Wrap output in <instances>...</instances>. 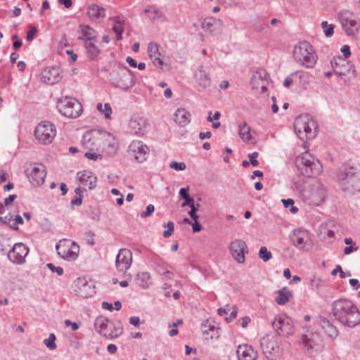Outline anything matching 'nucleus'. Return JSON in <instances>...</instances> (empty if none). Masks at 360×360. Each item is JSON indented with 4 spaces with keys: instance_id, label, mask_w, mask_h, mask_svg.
Here are the masks:
<instances>
[{
    "instance_id": "f704fd0d",
    "label": "nucleus",
    "mask_w": 360,
    "mask_h": 360,
    "mask_svg": "<svg viewBox=\"0 0 360 360\" xmlns=\"http://www.w3.org/2000/svg\"><path fill=\"white\" fill-rule=\"evenodd\" d=\"M82 35L79 37V39L84 40L86 43L87 41H96L95 36V30L86 25H80Z\"/></svg>"
},
{
    "instance_id": "4be33fe9",
    "label": "nucleus",
    "mask_w": 360,
    "mask_h": 360,
    "mask_svg": "<svg viewBox=\"0 0 360 360\" xmlns=\"http://www.w3.org/2000/svg\"><path fill=\"white\" fill-rule=\"evenodd\" d=\"M301 343L308 351L317 350L321 347L322 340L319 333L311 332L301 336Z\"/></svg>"
},
{
    "instance_id": "69168bd1",
    "label": "nucleus",
    "mask_w": 360,
    "mask_h": 360,
    "mask_svg": "<svg viewBox=\"0 0 360 360\" xmlns=\"http://www.w3.org/2000/svg\"><path fill=\"white\" fill-rule=\"evenodd\" d=\"M341 52L345 58H349L351 55L350 47L348 45H344L341 48Z\"/></svg>"
},
{
    "instance_id": "58836bf2",
    "label": "nucleus",
    "mask_w": 360,
    "mask_h": 360,
    "mask_svg": "<svg viewBox=\"0 0 360 360\" xmlns=\"http://www.w3.org/2000/svg\"><path fill=\"white\" fill-rule=\"evenodd\" d=\"M292 76H294L295 79H297V83L302 88H307L310 79V76L307 72L304 71H297L292 73Z\"/></svg>"
},
{
    "instance_id": "2f4dec72",
    "label": "nucleus",
    "mask_w": 360,
    "mask_h": 360,
    "mask_svg": "<svg viewBox=\"0 0 360 360\" xmlns=\"http://www.w3.org/2000/svg\"><path fill=\"white\" fill-rule=\"evenodd\" d=\"M135 283L142 289H147L152 285L151 275L148 271L139 272L134 278Z\"/></svg>"
},
{
    "instance_id": "0e129e2a",
    "label": "nucleus",
    "mask_w": 360,
    "mask_h": 360,
    "mask_svg": "<svg viewBox=\"0 0 360 360\" xmlns=\"http://www.w3.org/2000/svg\"><path fill=\"white\" fill-rule=\"evenodd\" d=\"M162 16V13L158 9H153L152 13L150 15V18L153 20L159 19Z\"/></svg>"
},
{
    "instance_id": "6e6d98bb",
    "label": "nucleus",
    "mask_w": 360,
    "mask_h": 360,
    "mask_svg": "<svg viewBox=\"0 0 360 360\" xmlns=\"http://www.w3.org/2000/svg\"><path fill=\"white\" fill-rule=\"evenodd\" d=\"M13 215L11 214L10 213L5 215V216H0V221H1L3 223L8 225L11 227V224L13 221Z\"/></svg>"
},
{
    "instance_id": "20e7f679",
    "label": "nucleus",
    "mask_w": 360,
    "mask_h": 360,
    "mask_svg": "<svg viewBox=\"0 0 360 360\" xmlns=\"http://www.w3.org/2000/svg\"><path fill=\"white\" fill-rule=\"evenodd\" d=\"M293 56L297 62L307 68H313L316 63V56L313 46L306 41L295 46Z\"/></svg>"
},
{
    "instance_id": "423d86ee",
    "label": "nucleus",
    "mask_w": 360,
    "mask_h": 360,
    "mask_svg": "<svg viewBox=\"0 0 360 360\" xmlns=\"http://www.w3.org/2000/svg\"><path fill=\"white\" fill-rule=\"evenodd\" d=\"M294 127L295 132L301 140L311 139L316 136V124L307 115L296 118Z\"/></svg>"
},
{
    "instance_id": "b1692460",
    "label": "nucleus",
    "mask_w": 360,
    "mask_h": 360,
    "mask_svg": "<svg viewBox=\"0 0 360 360\" xmlns=\"http://www.w3.org/2000/svg\"><path fill=\"white\" fill-rule=\"evenodd\" d=\"M326 189L320 184L314 186L307 192V198L309 204L319 205L325 198Z\"/></svg>"
},
{
    "instance_id": "a19ab883",
    "label": "nucleus",
    "mask_w": 360,
    "mask_h": 360,
    "mask_svg": "<svg viewBox=\"0 0 360 360\" xmlns=\"http://www.w3.org/2000/svg\"><path fill=\"white\" fill-rule=\"evenodd\" d=\"M278 294L276 301L280 305L285 304L292 296L291 292L287 288H283L278 290Z\"/></svg>"
},
{
    "instance_id": "e433bc0d",
    "label": "nucleus",
    "mask_w": 360,
    "mask_h": 360,
    "mask_svg": "<svg viewBox=\"0 0 360 360\" xmlns=\"http://www.w3.org/2000/svg\"><path fill=\"white\" fill-rule=\"evenodd\" d=\"M250 127L248 126L247 123L244 122L242 124L239 125V136L243 141L248 143H253L254 139L250 134Z\"/></svg>"
},
{
    "instance_id": "f3484780",
    "label": "nucleus",
    "mask_w": 360,
    "mask_h": 360,
    "mask_svg": "<svg viewBox=\"0 0 360 360\" xmlns=\"http://www.w3.org/2000/svg\"><path fill=\"white\" fill-rule=\"evenodd\" d=\"M29 252V248L22 243H15L8 253V259L15 264H22L25 262V257Z\"/></svg>"
},
{
    "instance_id": "5701e85b",
    "label": "nucleus",
    "mask_w": 360,
    "mask_h": 360,
    "mask_svg": "<svg viewBox=\"0 0 360 360\" xmlns=\"http://www.w3.org/2000/svg\"><path fill=\"white\" fill-rule=\"evenodd\" d=\"M77 179L84 190H92L96 186L97 177L91 171L84 170L77 172Z\"/></svg>"
},
{
    "instance_id": "338daca9",
    "label": "nucleus",
    "mask_w": 360,
    "mask_h": 360,
    "mask_svg": "<svg viewBox=\"0 0 360 360\" xmlns=\"http://www.w3.org/2000/svg\"><path fill=\"white\" fill-rule=\"evenodd\" d=\"M189 187L187 186L186 188H181L179 191V195L182 199H185L188 197H189L188 191H189Z\"/></svg>"
},
{
    "instance_id": "aec40b11",
    "label": "nucleus",
    "mask_w": 360,
    "mask_h": 360,
    "mask_svg": "<svg viewBox=\"0 0 360 360\" xmlns=\"http://www.w3.org/2000/svg\"><path fill=\"white\" fill-rule=\"evenodd\" d=\"M132 262V253L130 250L122 248L116 256L115 265L119 271L124 272L129 269Z\"/></svg>"
},
{
    "instance_id": "13d9d810",
    "label": "nucleus",
    "mask_w": 360,
    "mask_h": 360,
    "mask_svg": "<svg viewBox=\"0 0 360 360\" xmlns=\"http://www.w3.org/2000/svg\"><path fill=\"white\" fill-rule=\"evenodd\" d=\"M154 210H155L154 206L153 205H148L146 207V210L142 212L140 215L142 218H146V217L151 215L152 213L154 212Z\"/></svg>"
},
{
    "instance_id": "7c9ffc66",
    "label": "nucleus",
    "mask_w": 360,
    "mask_h": 360,
    "mask_svg": "<svg viewBox=\"0 0 360 360\" xmlns=\"http://www.w3.org/2000/svg\"><path fill=\"white\" fill-rule=\"evenodd\" d=\"M148 53L154 65L163 70V62L160 59L161 54L159 51V46L155 43H150L148 46Z\"/></svg>"
},
{
    "instance_id": "8fccbe9b",
    "label": "nucleus",
    "mask_w": 360,
    "mask_h": 360,
    "mask_svg": "<svg viewBox=\"0 0 360 360\" xmlns=\"http://www.w3.org/2000/svg\"><path fill=\"white\" fill-rule=\"evenodd\" d=\"M101 151H90L88 150L85 152L84 156L89 159L93 160H97L98 158L101 157Z\"/></svg>"
},
{
    "instance_id": "9d476101",
    "label": "nucleus",
    "mask_w": 360,
    "mask_h": 360,
    "mask_svg": "<svg viewBox=\"0 0 360 360\" xmlns=\"http://www.w3.org/2000/svg\"><path fill=\"white\" fill-rule=\"evenodd\" d=\"M94 326L101 335L110 339L118 338L123 333V328L120 324L115 326L112 323H109L108 320L103 317L97 318L95 320Z\"/></svg>"
},
{
    "instance_id": "1a4fd4ad",
    "label": "nucleus",
    "mask_w": 360,
    "mask_h": 360,
    "mask_svg": "<svg viewBox=\"0 0 360 360\" xmlns=\"http://www.w3.org/2000/svg\"><path fill=\"white\" fill-rule=\"evenodd\" d=\"M289 238L292 244L300 250L309 252L313 247L311 235L306 229H295L290 233Z\"/></svg>"
},
{
    "instance_id": "72a5a7b5",
    "label": "nucleus",
    "mask_w": 360,
    "mask_h": 360,
    "mask_svg": "<svg viewBox=\"0 0 360 360\" xmlns=\"http://www.w3.org/2000/svg\"><path fill=\"white\" fill-rule=\"evenodd\" d=\"M87 15L91 20H96L105 16V10L97 4H91L88 8Z\"/></svg>"
},
{
    "instance_id": "c756f323",
    "label": "nucleus",
    "mask_w": 360,
    "mask_h": 360,
    "mask_svg": "<svg viewBox=\"0 0 360 360\" xmlns=\"http://www.w3.org/2000/svg\"><path fill=\"white\" fill-rule=\"evenodd\" d=\"M330 65L334 72L338 76L341 77L347 74V71L344 70V68L349 66V64L346 61L345 58H343L342 56H338L333 57L330 60Z\"/></svg>"
},
{
    "instance_id": "dca6fc26",
    "label": "nucleus",
    "mask_w": 360,
    "mask_h": 360,
    "mask_svg": "<svg viewBox=\"0 0 360 360\" xmlns=\"http://www.w3.org/2000/svg\"><path fill=\"white\" fill-rule=\"evenodd\" d=\"M149 148L141 141H133L129 146L128 152L139 162H143L149 155Z\"/></svg>"
},
{
    "instance_id": "f8f14e48",
    "label": "nucleus",
    "mask_w": 360,
    "mask_h": 360,
    "mask_svg": "<svg viewBox=\"0 0 360 360\" xmlns=\"http://www.w3.org/2000/svg\"><path fill=\"white\" fill-rule=\"evenodd\" d=\"M338 18L347 35L354 36L359 32L360 25L351 11L348 10L340 11L338 13Z\"/></svg>"
},
{
    "instance_id": "6e6552de",
    "label": "nucleus",
    "mask_w": 360,
    "mask_h": 360,
    "mask_svg": "<svg viewBox=\"0 0 360 360\" xmlns=\"http://www.w3.org/2000/svg\"><path fill=\"white\" fill-rule=\"evenodd\" d=\"M57 107L63 115L69 118L78 117L83 110L82 104L71 97H65L59 100Z\"/></svg>"
},
{
    "instance_id": "5fc2aeb1",
    "label": "nucleus",
    "mask_w": 360,
    "mask_h": 360,
    "mask_svg": "<svg viewBox=\"0 0 360 360\" xmlns=\"http://www.w3.org/2000/svg\"><path fill=\"white\" fill-rule=\"evenodd\" d=\"M199 207V203L195 204L194 205L191 207V210L189 211L188 214L190 215L192 219H198V215L196 214V212L198 210Z\"/></svg>"
},
{
    "instance_id": "a878e982",
    "label": "nucleus",
    "mask_w": 360,
    "mask_h": 360,
    "mask_svg": "<svg viewBox=\"0 0 360 360\" xmlns=\"http://www.w3.org/2000/svg\"><path fill=\"white\" fill-rule=\"evenodd\" d=\"M195 80L198 85L203 89L209 87L211 84V77L208 68L200 65L195 72Z\"/></svg>"
},
{
    "instance_id": "2eb2a0df",
    "label": "nucleus",
    "mask_w": 360,
    "mask_h": 360,
    "mask_svg": "<svg viewBox=\"0 0 360 360\" xmlns=\"http://www.w3.org/2000/svg\"><path fill=\"white\" fill-rule=\"evenodd\" d=\"M271 324L278 335L288 336L293 333L292 322L288 316L283 315L277 316Z\"/></svg>"
},
{
    "instance_id": "c9c22d12",
    "label": "nucleus",
    "mask_w": 360,
    "mask_h": 360,
    "mask_svg": "<svg viewBox=\"0 0 360 360\" xmlns=\"http://www.w3.org/2000/svg\"><path fill=\"white\" fill-rule=\"evenodd\" d=\"M321 325L329 338L331 339H335L338 336V330H337L336 327L334 326L332 323H330V321L326 319H323L321 321Z\"/></svg>"
},
{
    "instance_id": "412c9836",
    "label": "nucleus",
    "mask_w": 360,
    "mask_h": 360,
    "mask_svg": "<svg viewBox=\"0 0 360 360\" xmlns=\"http://www.w3.org/2000/svg\"><path fill=\"white\" fill-rule=\"evenodd\" d=\"M75 291L78 296L87 298L95 293V288L91 281L79 278L76 281Z\"/></svg>"
},
{
    "instance_id": "49530a36",
    "label": "nucleus",
    "mask_w": 360,
    "mask_h": 360,
    "mask_svg": "<svg viewBox=\"0 0 360 360\" xmlns=\"http://www.w3.org/2000/svg\"><path fill=\"white\" fill-rule=\"evenodd\" d=\"M259 257L264 262L269 261L272 257V254L266 247H261L259 250Z\"/></svg>"
},
{
    "instance_id": "de8ad7c7",
    "label": "nucleus",
    "mask_w": 360,
    "mask_h": 360,
    "mask_svg": "<svg viewBox=\"0 0 360 360\" xmlns=\"http://www.w3.org/2000/svg\"><path fill=\"white\" fill-rule=\"evenodd\" d=\"M214 19L212 18H205L202 22L201 27L205 31H211V28L214 25Z\"/></svg>"
},
{
    "instance_id": "e2e57ef3",
    "label": "nucleus",
    "mask_w": 360,
    "mask_h": 360,
    "mask_svg": "<svg viewBox=\"0 0 360 360\" xmlns=\"http://www.w3.org/2000/svg\"><path fill=\"white\" fill-rule=\"evenodd\" d=\"M359 250V247L356 245V244H354L352 245L347 246L344 249V254L346 255H348L351 254L352 252L357 251Z\"/></svg>"
},
{
    "instance_id": "3c124183",
    "label": "nucleus",
    "mask_w": 360,
    "mask_h": 360,
    "mask_svg": "<svg viewBox=\"0 0 360 360\" xmlns=\"http://www.w3.org/2000/svg\"><path fill=\"white\" fill-rule=\"evenodd\" d=\"M169 167L172 169H175L176 171H182V170H184L186 169V165L183 162H176V161H172L170 163Z\"/></svg>"
},
{
    "instance_id": "f03ea898",
    "label": "nucleus",
    "mask_w": 360,
    "mask_h": 360,
    "mask_svg": "<svg viewBox=\"0 0 360 360\" xmlns=\"http://www.w3.org/2000/svg\"><path fill=\"white\" fill-rule=\"evenodd\" d=\"M295 165L306 177H315L322 172L321 162L308 152L302 153L296 158Z\"/></svg>"
},
{
    "instance_id": "a211bd4d",
    "label": "nucleus",
    "mask_w": 360,
    "mask_h": 360,
    "mask_svg": "<svg viewBox=\"0 0 360 360\" xmlns=\"http://www.w3.org/2000/svg\"><path fill=\"white\" fill-rule=\"evenodd\" d=\"M229 251L239 264H243L245 261V255L248 252L245 242L241 239H236L230 243Z\"/></svg>"
},
{
    "instance_id": "a18cd8bd",
    "label": "nucleus",
    "mask_w": 360,
    "mask_h": 360,
    "mask_svg": "<svg viewBox=\"0 0 360 360\" xmlns=\"http://www.w3.org/2000/svg\"><path fill=\"white\" fill-rule=\"evenodd\" d=\"M321 27L327 37H330L333 34L335 26L333 24H328L327 21L321 22Z\"/></svg>"
},
{
    "instance_id": "bf43d9fd",
    "label": "nucleus",
    "mask_w": 360,
    "mask_h": 360,
    "mask_svg": "<svg viewBox=\"0 0 360 360\" xmlns=\"http://www.w3.org/2000/svg\"><path fill=\"white\" fill-rule=\"evenodd\" d=\"M37 32V29L34 26H31L30 30L27 33L26 39L28 41H31L33 40L36 33Z\"/></svg>"
},
{
    "instance_id": "603ef678",
    "label": "nucleus",
    "mask_w": 360,
    "mask_h": 360,
    "mask_svg": "<svg viewBox=\"0 0 360 360\" xmlns=\"http://www.w3.org/2000/svg\"><path fill=\"white\" fill-rule=\"evenodd\" d=\"M18 224H23V219L20 215L17 214L15 216V217H13V221L12 224H11V228L13 230H18Z\"/></svg>"
},
{
    "instance_id": "c03bdc74",
    "label": "nucleus",
    "mask_w": 360,
    "mask_h": 360,
    "mask_svg": "<svg viewBox=\"0 0 360 360\" xmlns=\"http://www.w3.org/2000/svg\"><path fill=\"white\" fill-rule=\"evenodd\" d=\"M56 335L54 333H50L48 338L44 340V344L51 350L56 349L57 345L55 343Z\"/></svg>"
},
{
    "instance_id": "37998d69",
    "label": "nucleus",
    "mask_w": 360,
    "mask_h": 360,
    "mask_svg": "<svg viewBox=\"0 0 360 360\" xmlns=\"http://www.w3.org/2000/svg\"><path fill=\"white\" fill-rule=\"evenodd\" d=\"M96 108L99 112L104 114L105 117L106 119L110 118L112 114V108L109 103H105V105H103L102 103H98L97 104Z\"/></svg>"
},
{
    "instance_id": "473e14b6",
    "label": "nucleus",
    "mask_w": 360,
    "mask_h": 360,
    "mask_svg": "<svg viewBox=\"0 0 360 360\" xmlns=\"http://www.w3.org/2000/svg\"><path fill=\"white\" fill-rule=\"evenodd\" d=\"M174 117L175 122L181 127L186 126L191 121V114L184 108H178Z\"/></svg>"
},
{
    "instance_id": "4c0bfd02",
    "label": "nucleus",
    "mask_w": 360,
    "mask_h": 360,
    "mask_svg": "<svg viewBox=\"0 0 360 360\" xmlns=\"http://www.w3.org/2000/svg\"><path fill=\"white\" fill-rule=\"evenodd\" d=\"M266 73L264 70L257 71L255 72L250 80L252 89H257L262 83H264L266 79Z\"/></svg>"
},
{
    "instance_id": "ea45409f",
    "label": "nucleus",
    "mask_w": 360,
    "mask_h": 360,
    "mask_svg": "<svg viewBox=\"0 0 360 360\" xmlns=\"http://www.w3.org/2000/svg\"><path fill=\"white\" fill-rule=\"evenodd\" d=\"M94 42V41H87L85 43V48L91 60H96L100 53V50Z\"/></svg>"
},
{
    "instance_id": "f257e3e1",
    "label": "nucleus",
    "mask_w": 360,
    "mask_h": 360,
    "mask_svg": "<svg viewBox=\"0 0 360 360\" xmlns=\"http://www.w3.org/2000/svg\"><path fill=\"white\" fill-rule=\"evenodd\" d=\"M332 314L334 319L345 326L354 328L360 323V312L350 300L340 299L333 302Z\"/></svg>"
},
{
    "instance_id": "864d4df0",
    "label": "nucleus",
    "mask_w": 360,
    "mask_h": 360,
    "mask_svg": "<svg viewBox=\"0 0 360 360\" xmlns=\"http://www.w3.org/2000/svg\"><path fill=\"white\" fill-rule=\"evenodd\" d=\"M258 155H259L258 152H253L248 155V158L250 159L249 161H250V164L254 167H257L259 165V162L257 160Z\"/></svg>"
},
{
    "instance_id": "4d7b16f0",
    "label": "nucleus",
    "mask_w": 360,
    "mask_h": 360,
    "mask_svg": "<svg viewBox=\"0 0 360 360\" xmlns=\"http://www.w3.org/2000/svg\"><path fill=\"white\" fill-rule=\"evenodd\" d=\"M46 266L53 272H56L58 276L63 274V269L60 266H55L52 263H48Z\"/></svg>"
},
{
    "instance_id": "39448f33",
    "label": "nucleus",
    "mask_w": 360,
    "mask_h": 360,
    "mask_svg": "<svg viewBox=\"0 0 360 360\" xmlns=\"http://www.w3.org/2000/svg\"><path fill=\"white\" fill-rule=\"evenodd\" d=\"M337 179L343 191L352 194L360 191L359 179L353 167H345L340 169L338 173Z\"/></svg>"
},
{
    "instance_id": "774afa93",
    "label": "nucleus",
    "mask_w": 360,
    "mask_h": 360,
    "mask_svg": "<svg viewBox=\"0 0 360 360\" xmlns=\"http://www.w3.org/2000/svg\"><path fill=\"white\" fill-rule=\"evenodd\" d=\"M185 201L182 204V207L189 206L190 207L195 205L194 199L191 197H188L184 199Z\"/></svg>"
},
{
    "instance_id": "393cba45",
    "label": "nucleus",
    "mask_w": 360,
    "mask_h": 360,
    "mask_svg": "<svg viewBox=\"0 0 360 360\" xmlns=\"http://www.w3.org/2000/svg\"><path fill=\"white\" fill-rule=\"evenodd\" d=\"M29 180L31 184L39 186L44 182L46 177V172L44 166L42 165H34L27 174Z\"/></svg>"
},
{
    "instance_id": "6ab92c4d",
    "label": "nucleus",
    "mask_w": 360,
    "mask_h": 360,
    "mask_svg": "<svg viewBox=\"0 0 360 360\" xmlns=\"http://www.w3.org/2000/svg\"><path fill=\"white\" fill-rule=\"evenodd\" d=\"M101 140L100 151L101 153H105L108 156L115 154L117 150V144L115 137L110 133L106 131H101Z\"/></svg>"
},
{
    "instance_id": "79ce46f5",
    "label": "nucleus",
    "mask_w": 360,
    "mask_h": 360,
    "mask_svg": "<svg viewBox=\"0 0 360 360\" xmlns=\"http://www.w3.org/2000/svg\"><path fill=\"white\" fill-rule=\"evenodd\" d=\"M114 20V25L112 27V30L115 34H120V32H123L124 31V25L125 24V21L121 18L120 17H115L113 18Z\"/></svg>"
},
{
    "instance_id": "bb28decb",
    "label": "nucleus",
    "mask_w": 360,
    "mask_h": 360,
    "mask_svg": "<svg viewBox=\"0 0 360 360\" xmlns=\"http://www.w3.org/2000/svg\"><path fill=\"white\" fill-rule=\"evenodd\" d=\"M131 131L137 136L144 135L148 129L149 124L143 117H134L129 123Z\"/></svg>"
},
{
    "instance_id": "cd10ccee",
    "label": "nucleus",
    "mask_w": 360,
    "mask_h": 360,
    "mask_svg": "<svg viewBox=\"0 0 360 360\" xmlns=\"http://www.w3.org/2000/svg\"><path fill=\"white\" fill-rule=\"evenodd\" d=\"M58 67L46 68L42 72L43 81L49 84L58 83L62 79Z\"/></svg>"
},
{
    "instance_id": "052dcab7",
    "label": "nucleus",
    "mask_w": 360,
    "mask_h": 360,
    "mask_svg": "<svg viewBox=\"0 0 360 360\" xmlns=\"http://www.w3.org/2000/svg\"><path fill=\"white\" fill-rule=\"evenodd\" d=\"M13 40V47L15 50L18 49L22 46V40L18 38V35L15 34L12 36Z\"/></svg>"
},
{
    "instance_id": "09e8293b",
    "label": "nucleus",
    "mask_w": 360,
    "mask_h": 360,
    "mask_svg": "<svg viewBox=\"0 0 360 360\" xmlns=\"http://www.w3.org/2000/svg\"><path fill=\"white\" fill-rule=\"evenodd\" d=\"M163 226L164 227H167L168 229L163 231L162 236L165 238H169L174 233V223L172 221H170L167 224H165L163 225Z\"/></svg>"
},
{
    "instance_id": "ddd939ff",
    "label": "nucleus",
    "mask_w": 360,
    "mask_h": 360,
    "mask_svg": "<svg viewBox=\"0 0 360 360\" xmlns=\"http://www.w3.org/2000/svg\"><path fill=\"white\" fill-rule=\"evenodd\" d=\"M58 255L66 260H75L78 256L79 247L73 242L65 239L60 240L56 246Z\"/></svg>"
},
{
    "instance_id": "c85d7f7f",
    "label": "nucleus",
    "mask_w": 360,
    "mask_h": 360,
    "mask_svg": "<svg viewBox=\"0 0 360 360\" xmlns=\"http://www.w3.org/2000/svg\"><path fill=\"white\" fill-rule=\"evenodd\" d=\"M236 354L238 360H256L257 358V352L248 345H240Z\"/></svg>"
},
{
    "instance_id": "9b49d317",
    "label": "nucleus",
    "mask_w": 360,
    "mask_h": 360,
    "mask_svg": "<svg viewBox=\"0 0 360 360\" xmlns=\"http://www.w3.org/2000/svg\"><path fill=\"white\" fill-rule=\"evenodd\" d=\"M56 134L54 125L50 122H42L35 128L36 139L41 143H51Z\"/></svg>"
},
{
    "instance_id": "7ed1b4c3",
    "label": "nucleus",
    "mask_w": 360,
    "mask_h": 360,
    "mask_svg": "<svg viewBox=\"0 0 360 360\" xmlns=\"http://www.w3.org/2000/svg\"><path fill=\"white\" fill-rule=\"evenodd\" d=\"M109 80L111 84L123 90L131 89L135 84L132 72L125 66L117 65L110 73Z\"/></svg>"
},
{
    "instance_id": "0eeeda50",
    "label": "nucleus",
    "mask_w": 360,
    "mask_h": 360,
    "mask_svg": "<svg viewBox=\"0 0 360 360\" xmlns=\"http://www.w3.org/2000/svg\"><path fill=\"white\" fill-rule=\"evenodd\" d=\"M279 338L276 335H266L260 340V347L269 360H277L281 355Z\"/></svg>"
},
{
    "instance_id": "680f3d73",
    "label": "nucleus",
    "mask_w": 360,
    "mask_h": 360,
    "mask_svg": "<svg viewBox=\"0 0 360 360\" xmlns=\"http://www.w3.org/2000/svg\"><path fill=\"white\" fill-rule=\"evenodd\" d=\"M293 82H297V79H295V77L294 76H292V73L288 76L285 81H284V83H283V86L286 88H288L291 84H292Z\"/></svg>"
},
{
    "instance_id": "4468645a",
    "label": "nucleus",
    "mask_w": 360,
    "mask_h": 360,
    "mask_svg": "<svg viewBox=\"0 0 360 360\" xmlns=\"http://www.w3.org/2000/svg\"><path fill=\"white\" fill-rule=\"evenodd\" d=\"M101 131H86L82 136L81 143L83 148L90 151H100L101 146Z\"/></svg>"
}]
</instances>
